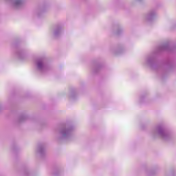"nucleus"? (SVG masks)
<instances>
[{
    "label": "nucleus",
    "mask_w": 176,
    "mask_h": 176,
    "mask_svg": "<svg viewBox=\"0 0 176 176\" xmlns=\"http://www.w3.org/2000/svg\"><path fill=\"white\" fill-rule=\"evenodd\" d=\"M38 67H41V65H39V63H38Z\"/></svg>",
    "instance_id": "f257e3e1"
}]
</instances>
